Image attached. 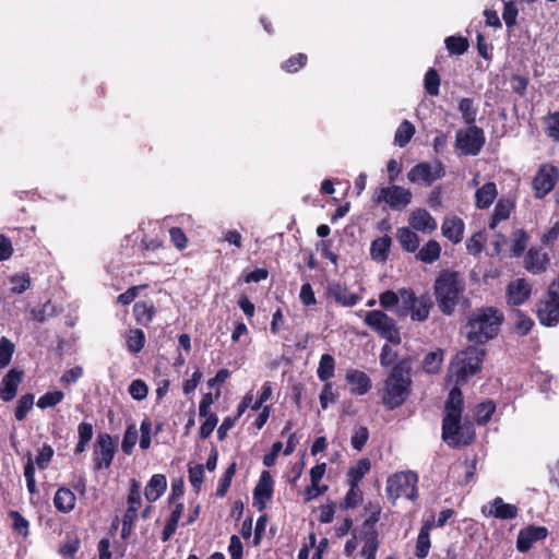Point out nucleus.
Masks as SVG:
<instances>
[{"label":"nucleus","instance_id":"1","mask_svg":"<svg viewBox=\"0 0 559 559\" xmlns=\"http://www.w3.org/2000/svg\"><path fill=\"white\" fill-rule=\"evenodd\" d=\"M486 350L469 345L459 352L451 360L448 368L447 382L453 383L444 404L442 418V440L453 449L471 445L476 439L473 421H462L464 397L461 386L469 377L480 372Z\"/></svg>","mask_w":559,"mask_h":559},{"label":"nucleus","instance_id":"2","mask_svg":"<svg viewBox=\"0 0 559 559\" xmlns=\"http://www.w3.org/2000/svg\"><path fill=\"white\" fill-rule=\"evenodd\" d=\"M412 365L409 356L400 359L383 381L381 402L386 411L401 407L412 393Z\"/></svg>","mask_w":559,"mask_h":559},{"label":"nucleus","instance_id":"3","mask_svg":"<svg viewBox=\"0 0 559 559\" xmlns=\"http://www.w3.org/2000/svg\"><path fill=\"white\" fill-rule=\"evenodd\" d=\"M503 321L504 316L497 308H477L468 317L466 338L475 344L484 345L498 336Z\"/></svg>","mask_w":559,"mask_h":559},{"label":"nucleus","instance_id":"4","mask_svg":"<svg viewBox=\"0 0 559 559\" xmlns=\"http://www.w3.org/2000/svg\"><path fill=\"white\" fill-rule=\"evenodd\" d=\"M465 292V282L460 273L449 269L441 270L433 284V294L439 310L445 314L454 313Z\"/></svg>","mask_w":559,"mask_h":559},{"label":"nucleus","instance_id":"5","mask_svg":"<svg viewBox=\"0 0 559 559\" xmlns=\"http://www.w3.org/2000/svg\"><path fill=\"white\" fill-rule=\"evenodd\" d=\"M418 476L412 471L397 472L389 476L386 480V496L391 500L399 498H407L409 500H416Z\"/></svg>","mask_w":559,"mask_h":559},{"label":"nucleus","instance_id":"6","mask_svg":"<svg viewBox=\"0 0 559 559\" xmlns=\"http://www.w3.org/2000/svg\"><path fill=\"white\" fill-rule=\"evenodd\" d=\"M364 322L379 336L388 342L399 345L402 342L400 330L394 319L389 317L381 310H372L365 312Z\"/></svg>","mask_w":559,"mask_h":559},{"label":"nucleus","instance_id":"7","mask_svg":"<svg viewBox=\"0 0 559 559\" xmlns=\"http://www.w3.org/2000/svg\"><path fill=\"white\" fill-rule=\"evenodd\" d=\"M538 322L546 328L559 324V285H549L545 296L539 300L536 309Z\"/></svg>","mask_w":559,"mask_h":559},{"label":"nucleus","instance_id":"8","mask_svg":"<svg viewBox=\"0 0 559 559\" xmlns=\"http://www.w3.org/2000/svg\"><path fill=\"white\" fill-rule=\"evenodd\" d=\"M412 198L413 194L409 189L392 185L378 188L374 192L373 201L378 204L385 203L392 210L402 211L411 204Z\"/></svg>","mask_w":559,"mask_h":559},{"label":"nucleus","instance_id":"9","mask_svg":"<svg viewBox=\"0 0 559 559\" xmlns=\"http://www.w3.org/2000/svg\"><path fill=\"white\" fill-rule=\"evenodd\" d=\"M485 141L484 130L476 124L467 126L465 130H459L455 134V146L464 155H477L481 151Z\"/></svg>","mask_w":559,"mask_h":559},{"label":"nucleus","instance_id":"10","mask_svg":"<svg viewBox=\"0 0 559 559\" xmlns=\"http://www.w3.org/2000/svg\"><path fill=\"white\" fill-rule=\"evenodd\" d=\"M116 454V443L107 432H99L93 447V465L95 471L108 469Z\"/></svg>","mask_w":559,"mask_h":559},{"label":"nucleus","instance_id":"11","mask_svg":"<svg viewBox=\"0 0 559 559\" xmlns=\"http://www.w3.org/2000/svg\"><path fill=\"white\" fill-rule=\"evenodd\" d=\"M444 176L445 167L439 158L435 159L433 165L428 162H420L407 173V179L412 183L424 182L426 186H431Z\"/></svg>","mask_w":559,"mask_h":559},{"label":"nucleus","instance_id":"12","mask_svg":"<svg viewBox=\"0 0 559 559\" xmlns=\"http://www.w3.org/2000/svg\"><path fill=\"white\" fill-rule=\"evenodd\" d=\"M559 178V170L551 164H543L539 166L532 181L534 197L544 199L556 186Z\"/></svg>","mask_w":559,"mask_h":559},{"label":"nucleus","instance_id":"13","mask_svg":"<svg viewBox=\"0 0 559 559\" xmlns=\"http://www.w3.org/2000/svg\"><path fill=\"white\" fill-rule=\"evenodd\" d=\"M274 492V480L269 471H262L259 481L253 489V507L263 511L266 503L272 499Z\"/></svg>","mask_w":559,"mask_h":559},{"label":"nucleus","instance_id":"14","mask_svg":"<svg viewBox=\"0 0 559 559\" xmlns=\"http://www.w3.org/2000/svg\"><path fill=\"white\" fill-rule=\"evenodd\" d=\"M532 295V285L525 278L511 281L506 289V301L511 307L524 305Z\"/></svg>","mask_w":559,"mask_h":559},{"label":"nucleus","instance_id":"15","mask_svg":"<svg viewBox=\"0 0 559 559\" xmlns=\"http://www.w3.org/2000/svg\"><path fill=\"white\" fill-rule=\"evenodd\" d=\"M547 536V527L528 525L520 530L516 538V549L520 552L525 554L535 543L546 539Z\"/></svg>","mask_w":559,"mask_h":559},{"label":"nucleus","instance_id":"16","mask_svg":"<svg viewBox=\"0 0 559 559\" xmlns=\"http://www.w3.org/2000/svg\"><path fill=\"white\" fill-rule=\"evenodd\" d=\"M24 371L19 368L10 369L0 382V400L12 401L17 393V388L23 381Z\"/></svg>","mask_w":559,"mask_h":559},{"label":"nucleus","instance_id":"17","mask_svg":"<svg viewBox=\"0 0 559 559\" xmlns=\"http://www.w3.org/2000/svg\"><path fill=\"white\" fill-rule=\"evenodd\" d=\"M345 379L350 385V392L355 395H364L368 393L372 386L370 377L358 369H348Z\"/></svg>","mask_w":559,"mask_h":559},{"label":"nucleus","instance_id":"18","mask_svg":"<svg viewBox=\"0 0 559 559\" xmlns=\"http://www.w3.org/2000/svg\"><path fill=\"white\" fill-rule=\"evenodd\" d=\"M549 257L538 248H531L524 259L525 269L533 274H540L546 271Z\"/></svg>","mask_w":559,"mask_h":559},{"label":"nucleus","instance_id":"19","mask_svg":"<svg viewBox=\"0 0 559 559\" xmlns=\"http://www.w3.org/2000/svg\"><path fill=\"white\" fill-rule=\"evenodd\" d=\"M328 293L337 304L345 307H352L360 300L359 295L350 292L346 285L341 283L331 284Z\"/></svg>","mask_w":559,"mask_h":559},{"label":"nucleus","instance_id":"20","mask_svg":"<svg viewBox=\"0 0 559 559\" xmlns=\"http://www.w3.org/2000/svg\"><path fill=\"white\" fill-rule=\"evenodd\" d=\"M76 503L75 493L68 487L61 486L53 496V506L61 513H70Z\"/></svg>","mask_w":559,"mask_h":559},{"label":"nucleus","instance_id":"21","mask_svg":"<svg viewBox=\"0 0 559 559\" xmlns=\"http://www.w3.org/2000/svg\"><path fill=\"white\" fill-rule=\"evenodd\" d=\"M167 489V478L164 474H154L144 488V496L148 502L157 501Z\"/></svg>","mask_w":559,"mask_h":559},{"label":"nucleus","instance_id":"22","mask_svg":"<svg viewBox=\"0 0 559 559\" xmlns=\"http://www.w3.org/2000/svg\"><path fill=\"white\" fill-rule=\"evenodd\" d=\"M133 317L138 324L147 328L154 320L156 308L152 301H136L133 305Z\"/></svg>","mask_w":559,"mask_h":559},{"label":"nucleus","instance_id":"23","mask_svg":"<svg viewBox=\"0 0 559 559\" xmlns=\"http://www.w3.org/2000/svg\"><path fill=\"white\" fill-rule=\"evenodd\" d=\"M464 229V222L457 216L445 218L441 226L442 235L453 243L462 241Z\"/></svg>","mask_w":559,"mask_h":559},{"label":"nucleus","instance_id":"24","mask_svg":"<svg viewBox=\"0 0 559 559\" xmlns=\"http://www.w3.org/2000/svg\"><path fill=\"white\" fill-rule=\"evenodd\" d=\"M411 226L419 231H433L437 228L436 219L425 209L415 210L409 217Z\"/></svg>","mask_w":559,"mask_h":559},{"label":"nucleus","instance_id":"25","mask_svg":"<svg viewBox=\"0 0 559 559\" xmlns=\"http://www.w3.org/2000/svg\"><path fill=\"white\" fill-rule=\"evenodd\" d=\"M498 195L497 186L489 181L478 188L475 192V206L479 210L488 209Z\"/></svg>","mask_w":559,"mask_h":559},{"label":"nucleus","instance_id":"26","mask_svg":"<svg viewBox=\"0 0 559 559\" xmlns=\"http://www.w3.org/2000/svg\"><path fill=\"white\" fill-rule=\"evenodd\" d=\"M515 204L510 199L501 198L495 205L493 212L489 219V228L495 229L501 221L510 217L511 212L514 210Z\"/></svg>","mask_w":559,"mask_h":559},{"label":"nucleus","instance_id":"27","mask_svg":"<svg viewBox=\"0 0 559 559\" xmlns=\"http://www.w3.org/2000/svg\"><path fill=\"white\" fill-rule=\"evenodd\" d=\"M175 507L166 521V524L160 534V540L163 543L168 542L178 528L179 521L181 519L185 506L182 502H175Z\"/></svg>","mask_w":559,"mask_h":559},{"label":"nucleus","instance_id":"28","mask_svg":"<svg viewBox=\"0 0 559 559\" xmlns=\"http://www.w3.org/2000/svg\"><path fill=\"white\" fill-rule=\"evenodd\" d=\"M519 509L514 504L506 503L502 498L492 500L490 514L500 520H513L518 516Z\"/></svg>","mask_w":559,"mask_h":559},{"label":"nucleus","instance_id":"29","mask_svg":"<svg viewBox=\"0 0 559 559\" xmlns=\"http://www.w3.org/2000/svg\"><path fill=\"white\" fill-rule=\"evenodd\" d=\"M371 464L368 459H360L354 466L347 471V484L349 487L359 486L365 475L370 471Z\"/></svg>","mask_w":559,"mask_h":559},{"label":"nucleus","instance_id":"30","mask_svg":"<svg viewBox=\"0 0 559 559\" xmlns=\"http://www.w3.org/2000/svg\"><path fill=\"white\" fill-rule=\"evenodd\" d=\"M396 239L401 247L407 252H415L419 248L418 235L408 227L397 228Z\"/></svg>","mask_w":559,"mask_h":559},{"label":"nucleus","instance_id":"31","mask_svg":"<svg viewBox=\"0 0 559 559\" xmlns=\"http://www.w3.org/2000/svg\"><path fill=\"white\" fill-rule=\"evenodd\" d=\"M391 242V238L386 235L374 239L370 246V255L372 260L377 262H385L389 257Z\"/></svg>","mask_w":559,"mask_h":559},{"label":"nucleus","instance_id":"32","mask_svg":"<svg viewBox=\"0 0 559 559\" xmlns=\"http://www.w3.org/2000/svg\"><path fill=\"white\" fill-rule=\"evenodd\" d=\"M417 305L408 312L413 321L425 322L432 308L431 298L425 294L417 298Z\"/></svg>","mask_w":559,"mask_h":559},{"label":"nucleus","instance_id":"33","mask_svg":"<svg viewBox=\"0 0 559 559\" xmlns=\"http://www.w3.org/2000/svg\"><path fill=\"white\" fill-rule=\"evenodd\" d=\"M94 435V428L91 423L82 421L78 426V442L74 448V453L82 454L85 452Z\"/></svg>","mask_w":559,"mask_h":559},{"label":"nucleus","instance_id":"34","mask_svg":"<svg viewBox=\"0 0 559 559\" xmlns=\"http://www.w3.org/2000/svg\"><path fill=\"white\" fill-rule=\"evenodd\" d=\"M431 547L430 543V524L426 523L424 524L418 533L417 540H416V550L415 556L418 559H425L427 558L429 550Z\"/></svg>","mask_w":559,"mask_h":559},{"label":"nucleus","instance_id":"35","mask_svg":"<svg viewBox=\"0 0 559 559\" xmlns=\"http://www.w3.org/2000/svg\"><path fill=\"white\" fill-rule=\"evenodd\" d=\"M126 342L128 350L131 354L136 355L145 346V333L141 329H130L126 334Z\"/></svg>","mask_w":559,"mask_h":559},{"label":"nucleus","instance_id":"36","mask_svg":"<svg viewBox=\"0 0 559 559\" xmlns=\"http://www.w3.org/2000/svg\"><path fill=\"white\" fill-rule=\"evenodd\" d=\"M441 247L439 242L431 239L418 250L416 258L424 263L431 264L439 259Z\"/></svg>","mask_w":559,"mask_h":559},{"label":"nucleus","instance_id":"37","mask_svg":"<svg viewBox=\"0 0 559 559\" xmlns=\"http://www.w3.org/2000/svg\"><path fill=\"white\" fill-rule=\"evenodd\" d=\"M308 63V56L304 52L292 55L288 59L281 63V69L289 74L297 73L304 69Z\"/></svg>","mask_w":559,"mask_h":559},{"label":"nucleus","instance_id":"38","mask_svg":"<svg viewBox=\"0 0 559 559\" xmlns=\"http://www.w3.org/2000/svg\"><path fill=\"white\" fill-rule=\"evenodd\" d=\"M335 371V359L330 354H323L319 361V367L317 369L318 378L326 382L329 381L333 376Z\"/></svg>","mask_w":559,"mask_h":559},{"label":"nucleus","instance_id":"39","mask_svg":"<svg viewBox=\"0 0 559 559\" xmlns=\"http://www.w3.org/2000/svg\"><path fill=\"white\" fill-rule=\"evenodd\" d=\"M415 134V127L408 120H404L396 129L394 143L400 147L406 146Z\"/></svg>","mask_w":559,"mask_h":559},{"label":"nucleus","instance_id":"40","mask_svg":"<svg viewBox=\"0 0 559 559\" xmlns=\"http://www.w3.org/2000/svg\"><path fill=\"white\" fill-rule=\"evenodd\" d=\"M496 411V404L491 400H487L477 404L475 408V419L479 426H484L489 423L491 416Z\"/></svg>","mask_w":559,"mask_h":559},{"label":"nucleus","instance_id":"41","mask_svg":"<svg viewBox=\"0 0 559 559\" xmlns=\"http://www.w3.org/2000/svg\"><path fill=\"white\" fill-rule=\"evenodd\" d=\"M443 360L442 350L429 352L423 360V369L429 374H436L440 371Z\"/></svg>","mask_w":559,"mask_h":559},{"label":"nucleus","instance_id":"42","mask_svg":"<svg viewBox=\"0 0 559 559\" xmlns=\"http://www.w3.org/2000/svg\"><path fill=\"white\" fill-rule=\"evenodd\" d=\"M516 320L514 323V331L519 336H526L535 325L534 320L525 314L522 310L514 311Z\"/></svg>","mask_w":559,"mask_h":559},{"label":"nucleus","instance_id":"43","mask_svg":"<svg viewBox=\"0 0 559 559\" xmlns=\"http://www.w3.org/2000/svg\"><path fill=\"white\" fill-rule=\"evenodd\" d=\"M417 296L415 295L412 288H401L400 289V300L402 302L401 308L399 310V316L404 317L407 316L408 312L417 305Z\"/></svg>","mask_w":559,"mask_h":559},{"label":"nucleus","instance_id":"44","mask_svg":"<svg viewBox=\"0 0 559 559\" xmlns=\"http://www.w3.org/2000/svg\"><path fill=\"white\" fill-rule=\"evenodd\" d=\"M512 236L513 240L511 245V255L519 258L527 248L530 237L524 229H516Z\"/></svg>","mask_w":559,"mask_h":559},{"label":"nucleus","instance_id":"45","mask_svg":"<svg viewBox=\"0 0 559 559\" xmlns=\"http://www.w3.org/2000/svg\"><path fill=\"white\" fill-rule=\"evenodd\" d=\"M444 44L448 51L455 56L465 53L469 47L467 38L463 36H449L445 38Z\"/></svg>","mask_w":559,"mask_h":559},{"label":"nucleus","instance_id":"46","mask_svg":"<svg viewBox=\"0 0 559 559\" xmlns=\"http://www.w3.org/2000/svg\"><path fill=\"white\" fill-rule=\"evenodd\" d=\"M459 110L462 114V119L467 126L475 124L477 108L474 106V100L468 97H464L459 103Z\"/></svg>","mask_w":559,"mask_h":559},{"label":"nucleus","instance_id":"47","mask_svg":"<svg viewBox=\"0 0 559 559\" xmlns=\"http://www.w3.org/2000/svg\"><path fill=\"white\" fill-rule=\"evenodd\" d=\"M236 469H237L236 462L230 463L228 465V467L225 469L223 476L219 479V483H218V486H217V489L215 492L216 497L223 498L226 496V493L231 485L233 478L236 474Z\"/></svg>","mask_w":559,"mask_h":559},{"label":"nucleus","instance_id":"48","mask_svg":"<svg viewBox=\"0 0 559 559\" xmlns=\"http://www.w3.org/2000/svg\"><path fill=\"white\" fill-rule=\"evenodd\" d=\"M34 399L35 396L33 393L23 394L19 399L16 407L14 409V417L16 420L22 421L26 418L28 412L33 408Z\"/></svg>","mask_w":559,"mask_h":559},{"label":"nucleus","instance_id":"49","mask_svg":"<svg viewBox=\"0 0 559 559\" xmlns=\"http://www.w3.org/2000/svg\"><path fill=\"white\" fill-rule=\"evenodd\" d=\"M367 509L371 511L370 515L362 522L360 532L378 533L377 523L380 520L381 507L379 504L368 503Z\"/></svg>","mask_w":559,"mask_h":559},{"label":"nucleus","instance_id":"50","mask_svg":"<svg viewBox=\"0 0 559 559\" xmlns=\"http://www.w3.org/2000/svg\"><path fill=\"white\" fill-rule=\"evenodd\" d=\"M8 515L12 520V530L26 538L29 534V522L15 510L9 511Z\"/></svg>","mask_w":559,"mask_h":559},{"label":"nucleus","instance_id":"51","mask_svg":"<svg viewBox=\"0 0 559 559\" xmlns=\"http://www.w3.org/2000/svg\"><path fill=\"white\" fill-rule=\"evenodd\" d=\"M362 502V491L359 486L349 487L344 499L340 502V509H354Z\"/></svg>","mask_w":559,"mask_h":559},{"label":"nucleus","instance_id":"52","mask_svg":"<svg viewBox=\"0 0 559 559\" xmlns=\"http://www.w3.org/2000/svg\"><path fill=\"white\" fill-rule=\"evenodd\" d=\"M359 537L364 542L361 555H377L380 544L379 534L360 532Z\"/></svg>","mask_w":559,"mask_h":559},{"label":"nucleus","instance_id":"53","mask_svg":"<svg viewBox=\"0 0 559 559\" xmlns=\"http://www.w3.org/2000/svg\"><path fill=\"white\" fill-rule=\"evenodd\" d=\"M15 350L14 343L5 336L0 338V369L8 367Z\"/></svg>","mask_w":559,"mask_h":559},{"label":"nucleus","instance_id":"54","mask_svg":"<svg viewBox=\"0 0 559 559\" xmlns=\"http://www.w3.org/2000/svg\"><path fill=\"white\" fill-rule=\"evenodd\" d=\"M138 429L134 424H131L127 427L122 442H121V449L124 454L130 455L133 452V449L138 441Z\"/></svg>","mask_w":559,"mask_h":559},{"label":"nucleus","instance_id":"55","mask_svg":"<svg viewBox=\"0 0 559 559\" xmlns=\"http://www.w3.org/2000/svg\"><path fill=\"white\" fill-rule=\"evenodd\" d=\"M424 86H425L426 93L428 95H430V96L439 95L440 75L436 69L430 68L426 72L425 80H424Z\"/></svg>","mask_w":559,"mask_h":559},{"label":"nucleus","instance_id":"56","mask_svg":"<svg viewBox=\"0 0 559 559\" xmlns=\"http://www.w3.org/2000/svg\"><path fill=\"white\" fill-rule=\"evenodd\" d=\"M63 399L64 393L62 391H49L38 399L37 406L41 409L55 407L57 404L61 403Z\"/></svg>","mask_w":559,"mask_h":559},{"label":"nucleus","instance_id":"57","mask_svg":"<svg viewBox=\"0 0 559 559\" xmlns=\"http://www.w3.org/2000/svg\"><path fill=\"white\" fill-rule=\"evenodd\" d=\"M545 133L548 138L559 142V111L550 112L545 118Z\"/></svg>","mask_w":559,"mask_h":559},{"label":"nucleus","instance_id":"58","mask_svg":"<svg viewBox=\"0 0 559 559\" xmlns=\"http://www.w3.org/2000/svg\"><path fill=\"white\" fill-rule=\"evenodd\" d=\"M10 283L13 294H23L31 287V277L26 273L16 274L10 277Z\"/></svg>","mask_w":559,"mask_h":559},{"label":"nucleus","instance_id":"59","mask_svg":"<svg viewBox=\"0 0 559 559\" xmlns=\"http://www.w3.org/2000/svg\"><path fill=\"white\" fill-rule=\"evenodd\" d=\"M128 508L140 509L141 499V484L136 479H131L130 489L128 493Z\"/></svg>","mask_w":559,"mask_h":559},{"label":"nucleus","instance_id":"60","mask_svg":"<svg viewBox=\"0 0 559 559\" xmlns=\"http://www.w3.org/2000/svg\"><path fill=\"white\" fill-rule=\"evenodd\" d=\"M128 392L135 401H143L147 396L148 388L143 380L135 379L130 383Z\"/></svg>","mask_w":559,"mask_h":559},{"label":"nucleus","instance_id":"61","mask_svg":"<svg viewBox=\"0 0 559 559\" xmlns=\"http://www.w3.org/2000/svg\"><path fill=\"white\" fill-rule=\"evenodd\" d=\"M53 453L55 451L50 444H43L41 449L39 450L35 459V464L37 465V467L39 469H46L53 457Z\"/></svg>","mask_w":559,"mask_h":559},{"label":"nucleus","instance_id":"62","mask_svg":"<svg viewBox=\"0 0 559 559\" xmlns=\"http://www.w3.org/2000/svg\"><path fill=\"white\" fill-rule=\"evenodd\" d=\"M369 439V430L365 426H359L352 436L350 443L352 447L357 450L361 451L364 447L366 445L367 441Z\"/></svg>","mask_w":559,"mask_h":559},{"label":"nucleus","instance_id":"63","mask_svg":"<svg viewBox=\"0 0 559 559\" xmlns=\"http://www.w3.org/2000/svg\"><path fill=\"white\" fill-rule=\"evenodd\" d=\"M189 473V481L191 486L199 491L204 480V466L202 464H197L194 466H190L188 469Z\"/></svg>","mask_w":559,"mask_h":559},{"label":"nucleus","instance_id":"64","mask_svg":"<svg viewBox=\"0 0 559 559\" xmlns=\"http://www.w3.org/2000/svg\"><path fill=\"white\" fill-rule=\"evenodd\" d=\"M518 14H519V10L516 8L515 2H513V1L504 2L503 11H502V19L508 28H511L516 24Z\"/></svg>","mask_w":559,"mask_h":559}]
</instances>
